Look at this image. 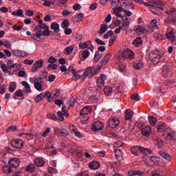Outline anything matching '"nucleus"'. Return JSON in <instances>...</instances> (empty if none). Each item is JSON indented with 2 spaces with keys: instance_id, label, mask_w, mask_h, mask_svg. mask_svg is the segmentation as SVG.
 Masks as SVG:
<instances>
[{
  "instance_id": "338daca9",
  "label": "nucleus",
  "mask_w": 176,
  "mask_h": 176,
  "mask_svg": "<svg viewBox=\"0 0 176 176\" xmlns=\"http://www.w3.org/2000/svg\"><path fill=\"white\" fill-rule=\"evenodd\" d=\"M118 69L120 72H124L126 71V66L122 63L119 65Z\"/></svg>"
},
{
  "instance_id": "49530a36",
  "label": "nucleus",
  "mask_w": 176,
  "mask_h": 176,
  "mask_svg": "<svg viewBox=\"0 0 176 176\" xmlns=\"http://www.w3.org/2000/svg\"><path fill=\"white\" fill-rule=\"evenodd\" d=\"M3 173L7 175L10 174V173H12V168L8 166H5L3 167Z\"/></svg>"
},
{
  "instance_id": "c756f323",
  "label": "nucleus",
  "mask_w": 176,
  "mask_h": 176,
  "mask_svg": "<svg viewBox=\"0 0 176 176\" xmlns=\"http://www.w3.org/2000/svg\"><path fill=\"white\" fill-rule=\"evenodd\" d=\"M111 54H107L104 56V59H102V60L100 61L101 65H105L109 61V60H111Z\"/></svg>"
},
{
  "instance_id": "7ed1b4c3",
  "label": "nucleus",
  "mask_w": 176,
  "mask_h": 176,
  "mask_svg": "<svg viewBox=\"0 0 176 176\" xmlns=\"http://www.w3.org/2000/svg\"><path fill=\"white\" fill-rule=\"evenodd\" d=\"M46 96L48 97L49 102H52V100H50L52 96L50 95V91H45L40 94L39 95L34 98V101L35 102H41V101H42V100H43Z\"/></svg>"
},
{
  "instance_id": "6e6552de",
  "label": "nucleus",
  "mask_w": 176,
  "mask_h": 176,
  "mask_svg": "<svg viewBox=\"0 0 176 176\" xmlns=\"http://www.w3.org/2000/svg\"><path fill=\"white\" fill-rule=\"evenodd\" d=\"M121 57L122 58H129L130 60H133V58H134V52L130 50H124L122 52Z\"/></svg>"
},
{
  "instance_id": "4d7b16f0",
  "label": "nucleus",
  "mask_w": 176,
  "mask_h": 176,
  "mask_svg": "<svg viewBox=\"0 0 176 176\" xmlns=\"http://www.w3.org/2000/svg\"><path fill=\"white\" fill-rule=\"evenodd\" d=\"M116 39H118V36H115L113 37H111L109 41V46H112V45H113V43H115V42H116Z\"/></svg>"
},
{
  "instance_id": "6ab92c4d",
  "label": "nucleus",
  "mask_w": 176,
  "mask_h": 176,
  "mask_svg": "<svg viewBox=\"0 0 176 176\" xmlns=\"http://www.w3.org/2000/svg\"><path fill=\"white\" fill-rule=\"evenodd\" d=\"M89 167L91 170H98L100 168V163L97 161H92L89 164Z\"/></svg>"
},
{
  "instance_id": "e433bc0d",
  "label": "nucleus",
  "mask_w": 176,
  "mask_h": 176,
  "mask_svg": "<svg viewBox=\"0 0 176 176\" xmlns=\"http://www.w3.org/2000/svg\"><path fill=\"white\" fill-rule=\"evenodd\" d=\"M164 38V36L163 34H160V32H157L154 34V39L155 41H162Z\"/></svg>"
},
{
  "instance_id": "0e129e2a",
  "label": "nucleus",
  "mask_w": 176,
  "mask_h": 176,
  "mask_svg": "<svg viewBox=\"0 0 176 176\" xmlns=\"http://www.w3.org/2000/svg\"><path fill=\"white\" fill-rule=\"evenodd\" d=\"M15 94L16 95V97H23L24 96V93L23 92L22 89H18Z\"/></svg>"
},
{
  "instance_id": "5701e85b",
  "label": "nucleus",
  "mask_w": 176,
  "mask_h": 176,
  "mask_svg": "<svg viewBox=\"0 0 176 176\" xmlns=\"http://www.w3.org/2000/svg\"><path fill=\"white\" fill-rule=\"evenodd\" d=\"M37 38H41V36H49L50 32L47 31L38 30L34 33Z\"/></svg>"
},
{
  "instance_id": "e2e57ef3",
  "label": "nucleus",
  "mask_w": 176,
  "mask_h": 176,
  "mask_svg": "<svg viewBox=\"0 0 176 176\" xmlns=\"http://www.w3.org/2000/svg\"><path fill=\"white\" fill-rule=\"evenodd\" d=\"M112 35H113V31L109 30L104 35V39H108V38H109V36H112Z\"/></svg>"
},
{
  "instance_id": "680f3d73",
  "label": "nucleus",
  "mask_w": 176,
  "mask_h": 176,
  "mask_svg": "<svg viewBox=\"0 0 176 176\" xmlns=\"http://www.w3.org/2000/svg\"><path fill=\"white\" fill-rule=\"evenodd\" d=\"M114 148H120V146H123V142L117 141L113 144Z\"/></svg>"
},
{
  "instance_id": "3c124183",
  "label": "nucleus",
  "mask_w": 176,
  "mask_h": 176,
  "mask_svg": "<svg viewBox=\"0 0 176 176\" xmlns=\"http://www.w3.org/2000/svg\"><path fill=\"white\" fill-rule=\"evenodd\" d=\"M34 88L38 91H43V89L42 88V82L40 83H34Z\"/></svg>"
},
{
  "instance_id": "473e14b6",
  "label": "nucleus",
  "mask_w": 176,
  "mask_h": 176,
  "mask_svg": "<svg viewBox=\"0 0 176 176\" xmlns=\"http://www.w3.org/2000/svg\"><path fill=\"white\" fill-rule=\"evenodd\" d=\"M133 44L134 45V46H136V47H139V46H141V45H142V39L141 38V37H138L133 41Z\"/></svg>"
},
{
  "instance_id": "dca6fc26",
  "label": "nucleus",
  "mask_w": 176,
  "mask_h": 176,
  "mask_svg": "<svg viewBox=\"0 0 176 176\" xmlns=\"http://www.w3.org/2000/svg\"><path fill=\"white\" fill-rule=\"evenodd\" d=\"M104 129V124L100 121L95 122L92 126L93 131H98Z\"/></svg>"
},
{
  "instance_id": "9b49d317",
  "label": "nucleus",
  "mask_w": 176,
  "mask_h": 176,
  "mask_svg": "<svg viewBox=\"0 0 176 176\" xmlns=\"http://www.w3.org/2000/svg\"><path fill=\"white\" fill-rule=\"evenodd\" d=\"M12 145L14 148H16L17 149H22L24 146V142L22 140L18 139L16 140H14L12 142Z\"/></svg>"
},
{
  "instance_id": "72a5a7b5",
  "label": "nucleus",
  "mask_w": 176,
  "mask_h": 176,
  "mask_svg": "<svg viewBox=\"0 0 176 176\" xmlns=\"http://www.w3.org/2000/svg\"><path fill=\"white\" fill-rule=\"evenodd\" d=\"M51 28L54 30V32H59L60 31V25L58 23L54 22L51 25Z\"/></svg>"
},
{
  "instance_id": "20e7f679",
  "label": "nucleus",
  "mask_w": 176,
  "mask_h": 176,
  "mask_svg": "<svg viewBox=\"0 0 176 176\" xmlns=\"http://www.w3.org/2000/svg\"><path fill=\"white\" fill-rule=\"evenodd\" d=\"M69 131L75 137H77V138H83L84 135L83 133H82L75 125L72 124L69 126Z\"/></svg>"
},
{
  "instance_id": "2eb2a0df",
  "label": "nucleus",
  "mask_w": 176,
  "mask_h": 176,
  "mask_svg": "<svg viewBox=\"0 0 176 176\" xmlns=\"http://www.w3.org/2000/svg\"><path fill=\"white\" fill-rule=\"evenodd\" d=\"M166 13H167L170 20L176 21V9L175 8H172V9L166 11Z\"/></svg>"
},
{
  "instance_id": "ea45409f",
  "label": "nucleus",
  "mask_w": 176,
  "mask_h": 176,
  "mask_svg": "<svg viewBox=\"0 0 176 176\" xmlns=\"http://www.w3.org/2000/svg\"><path fill=\"white\" fill-rule=\"evenodd\" d=\"M16 87H17V86L16 85V82H10V86L8 87L10 93H13V91H14V90H16Z\"/></svg>"
},
{
  "instance_id": "cd10ccee",
  "label": "nucleus",
  "mask_w": 176,
  "mask_h": 176,
  "mask_svg": "<svg viewBox=\"0 0 176 176\" xmlns=\"http://www.w3.org/2000/svg\"><path fill=\"white\" fill-rule=\"evenodd\" d=\"M129 175L134 176V175H142L144 172L137 170H130L128 172Z\"/></svg>"
},
{
  "instance_id": "4be33fe9",
  "label": "nucleus",
  "mask_w": 176,
  "mask_h": 176,
  "mask_svg": "<svg viewBox=\"0 0 176 176\" xmlns=\"http://www.w3.org/2000/svg\"><path fill=\"white\" fill-rule=\"evenodd\" d=\"M160 155L163 157V159H165V160H168V162H171V155L170 154L161 151L159 152Z\"/></svg>"
},
{
  "instance_id": "4c0bfd02",
  "label": "nucleus",
  "mask_w": 176,
  "mask_h": 176,
  "mask_svg": "<svg viewBox=\"0 0 176 176\" xmlns=\"http://www.w3.org/2000/svg\"><path fill=\"white\" fill-rule=\"evenodd\" d=\"M37 30H45L44 31H47L48 32H50V30H49V26L45 25V24H43V25H38L37 27H36Z\"/></svg>"
},
{
  "instance_id": "a211bd4d",
  "label": "nucleus",
  "mask_w": 176,
  "mask_h": 176,
  "mask_svg": "<svg viewBox=\"0 0 176 176\" xmlns=\"http://www.w3.org/2000/svg\"><path fill=\"white\" fill-rule=\"evenodd\" d=\"M84 17L85 14H83V13H80L78 15L73 16L72 20L74 23H80Z\"/></svg>"
},
{
  "instance_id": "5fc2aeb1",
  "label": "nucleus",
  "mask_w": 176,
  "mask_h": 176,
  "mask_svg": "<svg viewBox=\"0 0 176 176\" xmlns=\"http://www.w3.org/2000/svg\"><path fill=\"white\" fill-rule=\"evenodd\" d=\"M47 119H51L52 120H58L57 116L56 114L50 113L47 115Z\"/></svg>"
},
{
  "instance_id": "423d86ee",
  "label": "nucleus",
  "mask_w": 176,
  "mask_h": 176,
  "mask_svg": "<svg viewBox=\"0 0 176 176\" xmlns=\"http://www.w3.org/2000/svg\"><path fill=\"white\" fill-rule=\"evenodd\" d=\"M82 72H83V70H79L76 71L75 69H72V74L73 75L72 79L74 82H76L79 80V79L82 78Z\"/></svg>"
},
{
  "instance_id": "a18cd8bd",
  "label": "nucleus",
  "mask_w": 176,
  "mask_h": 176,
  "mask_svg": "<svg viewBox=\"0 0 176 176\" xmlns=\"http://www.w3.org/2000/svg\"><path fill=\"white\" fill-rule=\"evenodd\" d=\"M120 6V2L119 0H111V8H115Z\"/></svg>"
},
{
  "instance_id": "aec40b11",
  "label": "nucleus",
  "mask_w": 176,
  "mask_h": 176,
  "mask_svg": "<svg viewBox=\"0 0 176 176\" xmlns=\"http://www.w3.org/2000/svg\"><path fill=\"white\" fill-rule=\"evenodd\" d=\"M91 109H92L91 106H90V105L86 106L81 110L80 115H81V116L82 115H89V113H90L91 112Z\"/></svg>"
},
{
  "instance_id": "69168bd1",
  "label": "nucleus",
  "mask_w": 176,
  "mask_h": 176,
  "mask_svg": "<svg viewBox=\"0 0 176 176\" xmlns=\"http://www.w3.org/2000/svg\"><path fill=\"white\" fill-rule=\"evenodd\" d=\"M82 56L83 58H87L89 56H90V52H89V50L83 51L82 53Z\"/></svg>"
},
{
  "instance_id": "8fccbe9b",
  "label": "nucleus",
  "mask_w": 176,
  "mask_h": 176,
  "mask_svg": "<svg viewBox=\"0 0 176 176\" xmlns=\"http://www.w3.org/2000/svg\"><path fill=\"white\" fill-rule=\"evenodd\" d=\"M1 69L4 74H8V72H9V68L8 67V65H6V64L5 63L1 65Z\"/></svg>"
},
{
  "instance_id": "39448f33",
  "label": "nucleus",
  "mask_w": 176,
  "mask_h": 176,
  "mask_svg": "<svg viewBox=\"0 0 176 176\" xmlns=\"http://www.w3.org/2000/svg\"><path fill=\"white\" fill-rule=\"evenodd\" d=\"M58 115V120L60 122H64V116L65 118H68L69 116V113H68V111L65 110V107L62 108V111H58L57 112Z\"/></svg>"
},
{
  "instance_id": "ddd939ff",
  "label": "nucleus",
  "mask_w": 176,
  "mask_h": 176,
  "mask_svg": "<svg viewBox=\"0 0 176 176\" xmlns=\"http://www.w3.org/2000/svg\"><path fill=\"white\" fill-rule=\"evenodd\" d=\"M162 76H164V78H170L171 76V70L170 69V67L167 65L163 66Z\"/></svg>"
},
{
  "instance_id": "393cba45",
  "label": "nucleus",
  "mask_w": 176,
  "mask_h": 176,
  "mask_svg": "<svg viewBox=\"0 0 176 176\" xmlns=\"http://www.w3.org/2000/svg\"><path fill=\"white\" fill-rule=\"evenodd\" d=\"M139 150L140 152H142L146 156H151L152 155V151L145 148L142 146H139Z\"/></svg>"
},
{
  "instance_id": "c03bdc74",
  "label": "nucleus",
  "mask_w": 176,
  "mask_h": 176,
  "mask_svg": "<svg viewBox=\"0 0 176 176\" xmlns=\"http://www.w3.org/2000/svg\"><path fill=\"white\" fill-rule=\"evenodd\" d=\"M96 84L98 87H104L105 86V82L103 81L102 80H100V78H97L96 80Z\"/></svg>"
},
{
  "instance_id": "6e6d98bb",
  "label": "nucleus",
  "mask_w": 176,
  "mask_h": 176,
  "mask_svg": "<svg viewBox=\"0 0 176 176\" xmlns=\"http://www.w3.org/2000/svg\"><path fill=\"white\" fill-rule=\"evenodd\" d=\"M61 130H62V129H59L58 127H54V133L55 135H58L59 137H60Z\"/></svg>"
},
{
  "instance_id": "0eeeda50",
  "label": "nucleus",
  "mask_w": 176,
  "mask_h": 176,
  "mask_svg": "<svg viewBox=\"0 0 176 176\" xmlns=\"http://www.w3.org/2000/svg\"><path fill=\"white\" fill-rule=\"evenodd\" d=\"M166 36L167 39L172 41V43H174V45L176 44L175 30H168L166 33Z\"/></svg>"
},
{
  "instance_id": "bf43d9fd",
  "label": "nucleus",
  "mask_w": 176,
  "mask_h": 176,
  "mask_svg": "<svg viewBox=\"0 0 176 176\" xmlns=\"http://www.w3.org/2000/svg\"><path fill=\"white\" fill-rule=\"evenodd\" d=\"M6 89H8V87L6 85H0V94H5Z\"/></svg>"
},
{
  "instance_id": "37998d69",
  "label": "nucleus",
  "mask_w": 176,
  "mask_h": 176,
  "mask_svg": "<svg viewBox=\"0 0 176 176\" xmlns=\"http://www.w3.org/2000/svg\"><path fill=\"white\" fill-rule=\"evenodd\" d=\"M104 93L106 96H111L112 94V88H111L110 87H104Z\"/></svg>"
},
{
  "instance_id": "c85d7f7f",
  "label": "nucleus",
  "mask_w": 176,
  "mask_h": 176,
  "mask_svg": "<svg viewBox=\"0 0 176 176\" xmlns=\"http://www.w3.org/2000/svg\"><path fill=\"white\" fill-rule=\"evenodd\" d=\"M116 159L118 160H123V153L121 151L120 148L116 149Z\"/></svg>"
},
{
  "instance_id": "f3484780",
  "label": "nucleus",
  "mask_w": 176,
  "mask_h": 176,
  "mask_svg": "<svg viewBox=\"0 0 176 176\" xmlns=\"http://www.w3.org/2000/svg\"><path fill=\"white\" fill-rule=\"evenodd\" d=\"M151 133H152L151 126H146L142 129V135H144V137H149L151 135Z\"/></svg>"
},
{
  "instance_id": "f704fd0d",
  "label": "nucleus",
  "mask_w": 176,
  "mask_h": 176,
  "mask_svg": "<svg viewBox=\"0 0 176 176\" xmlns=\"http://www.w3.org/2000/svg\"><path fill=\"white\" fill-rule=\"evenodd\" d=\"M107 31H108V25H107L106 24H102L100 25L99 34H100V35H102V34H105Z\"/></svg>"
},
{
  "instance_id": "f03ea898",
  "label": "nucleus",
  "mask_w": 176,
  "mask_h": 176,
  "mask_svg": "<svg viewBox=\"0 0 176 176\" xmlns=\"http://www.w3.org/2000/svg\"><path fill=\"white\" fill-rule=\"evenodd\" d=\"M97 72H98V69L96 67L86 69V70L83 73V76H85V78H83L84 80L87 78H93V76H94V75H96Z\"/></svg>"
},
{
  "instance_id": "de8ad7c7",
  "label": "nucleus",
  "mask_w": 176,
  "mask_h": 176,
  "mask_svg": "<svg viewBox=\"0 0 176 176\" xmlns=\"http://www.w3.org/2000/svg\"><path fill=\"white\" fill-rule=\"evenodd\" d=\"M68 27H69V21H68V19H65L63 21L61 28L64 30L65 28H68Z\"/></svg>"
},
{
  "instance_id": "9d476101",
  "label": "nucleus",
  "mask_w": 176,
  "mask_h": 176,
  "mask_svg": "<svg viewBox=\"0 0 176 176\" xmlns=\"http://www.w3.org/2000/svg\"><path fill=\"white\" fill-rule=\"evenodd\" d=\"M118 124H120V121H119L118 118H111L109 119V126H110L111 129H115Z\"/></svg>"
},
{
  "instance_id": "7c9ffc66",
  "label": "nucleus",
  "mask_w": 176,
  "mask_h": 176,
  "mask_svg": "<svg viewBox=\"0 0 176 176\" xmlns=\"http://www.w3.org/2000/svg\"><path fill=\"white\" fill-rule=\"evenodd\" d=\"M137 34H145L146 32V28L144 26L138 25L135 29Z\"/></svg>"
},
{
  "instance_id": "f8f14e48",
  "label": "nucleus",
  "mask_w": 176,
  "mask_h": 176,
  "mask_svg": "<svg viewBox=\"0 0 176 176\" xmlns=\"http://www.w3.org/2000/svg\"><path fill=\"white\" fill-rule=\"evenodd\" d=\"M8 164L10 167H12V168H16V167H19L20 166V160L18 158H12L9 162Z\"/></svg>"
},
{
  "instance_id": "774afa93",
  "label": "nucleus",
  "mask_w": 176,
  "mask_h": 176,
  "mask_svg": "<svg viewBox=\"0 0 176 176\" xmlns=\"http://www.w3.org/2000/svg\"><path fill=\"white\" fill-rule=\"evenodd\" d=\"M4 46L7 47V49H12V43L8 41H4Z\"/></svg>"
},
{
  "instance_id": "052dcab7",
  "label": "nucleus",
  "mask_w": 176,
  "mask_h": 176,
  "mask_svg": "<svg viewBox=\"0 0 176 176\" xmlns=\"http://www.w3.org/2000/svg\"><path fill=\"white\" fill-rule=\"evenodd\" d=\"M153 5L155 6H164V3H163L160 0H154V3Z\"/></svg>"
},
{
  "instance_id": "a19ab883",
  "label": "nucleus",
  "mask_w": 176,
  "mask_h": 176,
  "mask_svg": "<svg viewBox=\"0 0 176 176\" xmlns=\"http://www.w3.org/2000/svg\"><path fill=\"white\" fill-rule=\"evenodd\" d=\"M150 160L152 162V163H154L155 164H158L159 162H160V157L157 156H151L150 157Z\"/></svg>"
},
{
  "instance_id": "13d9d810",
  "label": "nucleus",
  "mask_w": 176,
  "mask_h": 176,
  "mask_svg": "<svg viewBox=\"0 0 176 176\" xmlns=\"http://www.w3.org/2000/svg\"><path fill=\"white\" fill-rule=\"evenodd\" d=\"M113 9L114 14H119V12L123 10V8L121 6L116 7Z\"/></svg>"
},
{
  "instance_id": "412c9836",
  "label": "nucleus",
  "mask_w": 176,
  "mask_h": 176,
  "mask_svg": "<svg viewBox=\"0 0 176 176\" xmlns=\"http://www.w3.org/2000/svg\"><path fill=\"white\" fill-rule=\"evenodd\" d=\"M144 67V63L141 60H135L133 63V68L135 69H142Z\"/></svg>"
},
{
  "instance_id": "58836bf2",
  "label": "nucleus",
  "mask_w": 176,
  "mask_h": 176,
  "mask_svg": "<svg viewBox=\"0 0 176 176\" xmlns=\"http://www.w3.org/2000/svg\"><path fill=\"white\" fill-rule=\"evenodd\" d=\"M138 149H140V146H132L131 148V154L134 155L135 156H138Z\"/></svg>"
},
{
  "instance_id": "c9c22d12",
  "label": "nucleus",
  "mask_w": 176,
  "mask_h": 176,
  "mask_svg": "<svg viewBox=\"0 0 176 176\" xmlns=\"http://www.w3.org/2000/svg\"><path fill=\"white\" fill-rule=\"evenodd\" d=\"M148 122L151 126H155L157 123V119L153 116H148Z\"/></svg>"
},
{
  "instance_id": "4468645a",
  "label": "nucleus",
  "mask_w": 176,
  "mask_h": 176,
  "mask_svg": "<svg viewBox=\"0 0 176 176\" xmlns=\"http://www.w3.org/2000/svg\"><path fill=\"white\" fill-rule=\"evenodd\" d=\"M43 67V60H37L32 67V72H36L38 68Z\"/></svg>"
},
{
  "instance_id": "f257e3e1",
  "label": "nucleus",
  "mask_w": 176,
  "mask_h": 176,
  "mask_svg": "<svg viewBox=\"0 0 176 176\" xmlns=\"http://www.w3.org/2000/svg\"><path fill=\"white\" fill-rule=\"evenodd\" d=\"M160 58H162L160 51L154 50L151 52L149 54V59L153 64H159V63H160Z\"/></svg>"
},
{
  "instance_id": "864d4df0",
  "label": "nucleus",
  "mask_w": 176,
  "mask_h": 176,
  "mask_svg": "<svg viewBox=\"0 0 176 176\" xmlns=\"http://www.w3.org/2000/svg\"><path fill=\"white\" fill-rule=\"evenodd\" d=\"M166 125L164 124V123H162L161 124H159L157 126V131L158 133H160L161 131H163V130H165L166 129Z\"/></svg>"
},
{
  "instance_id": "603ef678",
  "label": "nucleus",
  "mask_w": 176,
  "mask_h": 176,
  "mask_svg": "<svg viewBox=\"0 0 176 176\" xmlns=\"http://www.w3.org/2000/svg\"><path fill=\"white\" fill-rule=\"evenodd\" d=\"M35 170V166H34L33 164L28 165L26 166V171H28L29 173H32Z\"/></svg>"
},
{
  "instance_id": "79ce46f5",
  "label": "nucleus",
  "mask_w": 176,
  "mask_h": 176,
  "mask_svg": "<svg viewBox=\"0 0 176 176\" xmlns=\"http://www.w3.org/2000/svg\"><path fill=\"white\" fill-rule=\"evenodd\" d=\"M151 25L153 30H159V25H157V21L156 19H153L151 21Z\"/></svg>"
},
{
  "instance_id": "bb28decb",
  "label": "nucleus",
  "mask_w": 176,
  "mask_h": 176,
  "mask_svg": "<svg viewBox=\"0 0 176 176\" xmlns=\"http://www.w3.org/2000/svg\"><path fill=\"white\" fill-rule=\"evenodd\" d=\"M22 86H23L24 87L26 88V90L25 91V93L26 94H28V93H31V91H32L31 90V86H30V84H28V82L27 81H23L21 82Z\"/></svg>"
},
{
  "instance_id": "2f4dec72",
  "label": "nucleus",
  "mask_w": 176,
  "mask_h": 176,
  "mask_svg": "<svg viewBox=\"0 0 176 176\" xmlns=\"http://www.w3.org/2000/svg\"><path fill=\"white\" fill-rule=\"evenodd\" d=\"M102 56V54L100 52V51H97L94 55V63H98L101 59Z\"/></svg>"
},
{
  "instance_id": "b1692460",
  "label": "nucleus",
  "mask_w": 176,
  "mask_h": 176,
  "mask_svg": "<svg viewBox=\"0 0 176 176\" xmlns=\"http://www.w3.org/2000/svg\"><path fill=\"white\" fill-rule=\"evenodd\" d=\"M133 115L134 113H133V111H131V109H127L125 111L124 114L125 120H130L131 118H133Z\"/></svg>"
},
{
  "instance_id": "1a4fd4ad",
  "label": "nucleus",
  "mask_w": 176,
  "mask_h": 176,
  "mask_svg": "<svg viewBox=\"0 0 176 176\" xmlns=\"http://www.w3.org/2000/svg\"><path fill=\"white\" fill-rule=\"evenodd\" d=\"M131 20V19L130 18H125L122 20L121 26V28H122V31H129V28H130Z\"/></svg>"
},
{
  "instance_id": "09e8293b",
  "label": "nucleus",
  "mask_w": 176,
  "mask_h": 176,
  "mask_svg": "<svg viewBox=\"0 0 176 176\" xmlns=\"http://www.w3.org/2000/svg\"><path fill=\"white\" fill-rule=\"evenodd\" d=\"M69 135V131L67 129H62L60 131V137H68Z\"/></svg>"
},
{
  "instance_id": "a878e982",
  "label": "nucleus",
  "mask_w": 176,
  "mask_h": 176,
  "mask_svg": "<svg viewBox=\"0 0 176 176\" xmlns=\"http://www.w3.org/2000/svg\"><path fill=\"white\" fill-rule=\"evenodd\" d=\"M34 164L37 167H43V166H45V160L41 158H36L34 160Z\"/></svg>"
}]
</instances>
